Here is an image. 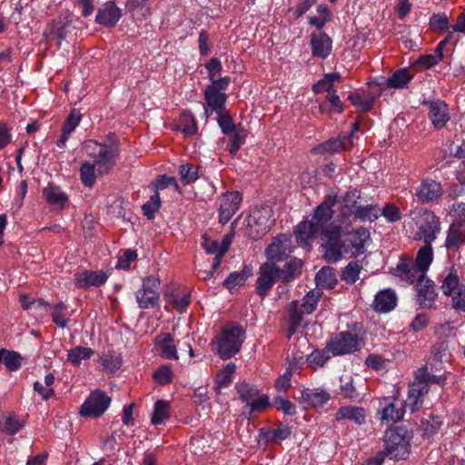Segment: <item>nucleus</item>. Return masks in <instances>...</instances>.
I'll return each mask as SVG.
<instances>
[{"mask_svg":"<svg viewBox=\"0 0 465 465\" xmlns=\"http://www.w3.org/2000/svg\"><path fill=\"white\" fill-rule=\"evenodd\" d=\"M272 211L270 207H261L253 210L247 219L249 235L258 239L266 234L273 224Z\"/></svg>","mask_w":465,"mask_h":465,"instance_id":"obj_6","label":"nucleus"},{"mask_svg":"<svg viewBox=\"0 0 465 465\" xmlns=\"http://www.w3.org/2000/svg\"><path fill=\"white\" fill-rule=\"evenodd\" d=\"M170 404L168 401L163 400H158L154 403L153 413L152 416L153 424H161L170 415L169 413Z\"/></svg>","mask_w":465,"mask_h":465,"instance_id":"obj_55","label":"nucleus"},{"mask_svg":"<svg viewBox=\"0 0 465 465\" xmlns=\"http://www.w3.org/2000/svg\"><path fill=\"white\" fill-rule=\"evenodd\" d=\"M179 174L184 183H192L199 178L198 166H193L190 163L182 164L179 167Z\"/></svg>","mask_w":465,"mask_h":465,"instance_id":"obj_62","label":"nucleus"},{"mask_svg":"<svg viewBox=\"0 0 465 465\" xmlns=\"http://www.w3.org/2000/svg\"><path fill=\"white\" fill-rule=\"evenodd\" d=\"M336 203L334 196H328V198L319 204L313 212L312 219L310 220L316 228L321 231L324 229L334 214L332 207Z\"/></svg>","mask_w":465,"mask_h":465,"instance_id":"obj_19","label":"nucleus"},{"mask_svg":"<svg viewBox=\"0 0 465 465\" xmlns=\"http://www.w3.org/2000/svg\"><path fill=\"white\" fill-rule=\"evenodd\" d=\"M428 392L429 388H427V384L415 379V381L409 388L405 406L409 407L411 412H414L421 405L423 399Z\"/></svg>","mask_w":465,"mask_h":465,"instance_id":"obj_25","label":"nucleus"},{"mask_svg":"<svg viewBox=\"0 0 465 465\" xmlns=\"http://www.w3.org/2000/svg\"><path fill=\"white\" fill-rule=\"evenodd\" d=\"M161 207V200L159 193H154L153 195L151 196L150 200L143 203L142 206V210L143 215L147 217V219H153L155 213L159 211Z\"/></svg>","mask_w":465,"mask_h":465,"instance_id":"obj_57","label":"nucleus"},{"mask_svg":"<svg viewBox=\"0 0 465 465\" xmlns=\"http://www.w3.org/2000/svg\"><path fill=\"white\" fill-rule=\"evenodd\" d=\"M415 379L420 381L422 383L427 384V388L431 384H437L442 386L445 383L446 378L443 375L431 374L427 366H423L417 370L415 373Z\"/></svg>","mask_w":465,"mask_h":465,"instance_id":"obj_48","label":"nucleus"},{"mask_svg":"<svg viewBox=\"0 0 465 465\" xmlns=\"http://www.w3.org/2000/svg\"><path fill=\"white\" fill-rule=\"evenodd\" d=\"M81 120L82 114L80 111L78 109H73L62 126V134L60 138L56 141V145L59 148L64 149L66 147V142L69 136L79 125Z\"/></svg>","mask_w":465,"mask_h":465,"instance_id":"obj_28","label":"nucleus"},{"mask_svg":"<svg viewBox=\"0 0 465 465\" xmlns=\"http://www.w3.org/2000/svg\"><path fill=\"white\" fill-rule=\"evenodd\" d=\"M176 129L181 131L185 136H192L197 132V122L195 117L190 112H183L180 114Z\"/></svg>","mask_w":465,"mask_h":465,"instance_id":"obj_41","label":"nucleus"},{"mask_svg":"<svg viewBox=\"0 0 465 465\" xmlns=\"http://www.w3.org/2000/svg\"><path fill=\"white\" fill-rule=\"evenodd\" d=\"M381 452L391 459L404 460L410 453V443L400 430L390 429L385 431L384 450Z\"/></svg>","mask_w":465,"mask_h":465,"instance_id":"obj_5","label":"nucleus"},{"mask_svg":"<svg viewBox=\"0 0 465 465\" xmlns=\"http://www.w3.org/2000/svg\"><path fill=\"white\" fill-rule=\"evenodd\" d=\"M217 114L218 124L224 134L229 135L231 134H234L235 132L242 128L241 124H235L232 116L225 111Z\"/></svg>","mask_w":465,"mask_h":465,"instance_id":"obj_54","label":"nucleus"},{"mask_svg":"<svg viewBox=\"0 0 465 465\" xmlns=\"http://www.w3.org/2000/svg\"><path fill=\"white\" fill-rule=\"evenodd\" d=\"M22 356L15 351L0 350V364L3 363L9 371L19 370L22 366Z\"/></svg>","mask_w":465,"mask_h":465,"instance_id":"obj_45","label":"nucleus"},{"mask_svg":"<svg viewBox=\"0 0 465 465\" xmlns=\"http://www.w3.org/2000/svg\"><path fill=\"white\" fill-rule=\"evenodd\" d=\"M74 29L72 19L69 17H58L48 25L49 35L59 40L65 39Z\"/></svg>","mask_w":465,"mask_h":465,"instance_id":"obj_32","label":"nucleus"},{"mask_svg":"<svg viewBox=\"0 0 465 465\" xmlns=\"http://www.w3.org/2000/svg\"><path fill=\"white\" fill-rule=\"evenodd\" d=\"M125 7L135 19H142L151 15L150 0H127Z\"/></svg>","mask_w":465,"mask_h":465,"instance_id":"obj_37","label":"nucleus"},{"mask_svg":"<svg viewBox=\"0 0 465 465\" xmlns=\"http://www.w3.org/2000/svg\"><path fill=\"white\" fill-rule=\"evenodd\" d=\"M280 280L279 267L274 263L266 262L260 266L256 280V292L261 297L268 294L276 281Z\"/></svg>","mask_w":465,"mask_h":465,"instance_id":"obj_10","label":"nucleus"},{"mask_svg":"<svg viewBox=\"0 0 465 465\" xmlns=\"http://www.w3.org/2000/svg\"><path fill=\"white\" fill-rule=\"evenodd\" d=\"M331 400V394L322 387L303 388L299 402L304 409L320 408Z\"/></svg>","mask_w":465,"mask_h":465,"instance_id":"obj_11","label":"nucleus"},{"mask_svg":"<svg viewBox=\"0 0 465 465\" xmlns=\"http://www.w3.org/2000/svg\"><path fill=\"white\" fill-rule=\"evenodd\" d=\"M433 260V250L430 243H425L417 252L415 261L412 262L424 272H427Z\"/></svg>","mask_w":465,"mask_h":465,"instance_id":"obj_46","label":"nucleus"},{"mask_svg":"<svg viewBox=\"0 0 465 465\" xmlns=\"http://www.w3.org/2000/svg\"><path fill=\"white\" fill-rule=\"evenodd\" d=\"M107 278L108 276L104 271L83 270L74 273V282L78 288L88 289L104 285Z\"/></svg>","mask_w":465,"mask_h":465,"instance_id":"obj_15","label":"nucleus"},{"mask_svg":"<svg viewBox=\"0 0 465 465\" xmlns=\"http://www.w3.org/2000/svg\"><path fill=\"white\" fill-rule=\"evenodd\" d=\"M43 195L48 204L63 209L68 202L67 195L57 186L48 184L43 190Z\"/></svg>","mask_w":465,"mask_h":465,"instance_id":"obj_35","label":"nucleus"},{"mask_svg":"<svg viewBox=\"0 0 465 465\" xmlns=\"http://www.w3.org/2000/svg\"><path fill=\"white\" fill-rule=\"evenodd\" d=\"M322 248L324 251L323 257L329 263L337 262L342 258L343 254L346 253V249L342 240L327 241V242L322 245Z\"/></svg>","mask_w":465,"mask_h":465,"instance_id":"obj_34","label":"nucleus"},{"mask_svg":"<svg viewBox=\"0 0 465 465\" xmlns=\"http://www.w3.org/2000/svg\"><path fill=\"white\" fill-rule=\"evenodd\" d=\"M292 252V241L287 235H280L266 248V257L270 261L284 260Z\"/></svg>","mask_w":465,"mask_h":465,"instance_id":"obj_17","label":"nucleus"},{"mask_svg":"<svg viewBox=\"0 0 465 465\" xmlns=\"http://www.w3.org/2000/svg\"><path fill=\"white\" fill-rule=\"evenodd\" d=\"M93 354V349L89 347L76 346L68 351L67 361L74 366H79L82 361L90 359Z\"/></svg>","mask_w":465,"mask_h":465,"instance_id":"obj_50","label":"nucleus"},{"mask_svg":"<svg viewBox=\"0 0 465 465\" xmlns=\"http://www.w3.org/2000/svg\"><path fill=\"white\" fill-rule=\"evenodd\" d=\"M231 83L229 76L213 80L204 91V114L208 118L213 113L220 114L225 111L227 94L225 91Z\"/></svg>","mask_w":465,"mask_h":465,"instance_id":"obj_3","label":"nucleus"},{"mask_svg":"<svg viewBox=\"0 0 465 465\" xmlns=\"http://www.w3.org/2000/svg\"><path fill=\"white\" fill-rule=\"evenodd\" d=\"M122 10L114 2L109 1L104 4L97 11L95 22L107 26H114L122 17Z\"/></svg>","mask_w":465,"mask_h":465,"instance_id":"obj_22","label":"nucleus"},{"mask_svg":"<svg viewBox=\"0 0 465 465\" xmlns=\"http://www.w3.org/2000/svg\"><path fill=\"white\" fill-rule=\"evenodd\" d=\"M242 195L239 192H227L220 198L219 221L221 223H227L242 202Z\"/></svg>","mask_w":465,"mask_h":465,"instance_id":"obj_14","label":"nucleus"},{"mask_svg":"<svg viewBox=\"0 0 465 465\" xmlns=\"http://www.w3.org/2000/svg\"><path fill=\"white\" fill-rule=\"evenodd\" d=\"M464 244L465 223L461 220L454 221L448 229L445 247L449 251L457 252Z\"/></svg>","mask_w":465,"mask_h":465,"instance_id":"obj_20","label":"nucleus"},{"mask_svg":"<svg viewBox=\"0 0 465 465\" xmlns=\"http://www.w3.org/2000/svg\"><path fill=\"white\" fill-rule=\"evenodd\" d=\"M330 359L329 351L315 350L307 357V361L313 369L322 367Z\"/></svg>","mask_w":465,"mask_h":465,"instance_id":"obj_59","label":"nucleus"},{"mask_svg":"<svg viewBox=\"0 0 465 465\" xmlns=\"http://www.w3.org/2000/svg\"><path fill=\"white\" fill-rule=\"evenodd\" d=\"M152 185L155 193H158L160 190H163L169 186H173L175 192L181 193L180 186L173 177H168L166 175L159 176Z\"/></svg>","mask_w":465,"mask_h":465,"instance_id":"obj_63","label":"nucleus"},{"mask_svg":"<svg viewBox=\"0 0 465 465\" xmlns=\"http://www.w3.org/2000/svg\"><path fill=\"white\" fill-rule=\"evenodd\" d=\"M315 280L317 285L331 289L337 283L335 270L330 266L323 267L317 272Z\"/></svg>","mask_w":465,"mask_h":465,"instance_id":"obj_47","label":"nucleus"},{"mask_svg":"<svg viewBox=\"0 0 465 465\" xmlns=\"http://www.w3.org/2000/svg\"><path fill=\"white\" fill-rule=\"evenodd\" d=\"M363 344L358 335L351 331H341L333 336L327 348L333 355H344L359 351Z\"/></svg>","mask_w":465,"mask_h":465,"instance_id":"obj_7","label":"nucleus"},{"mask_svg":"<svg viewBox=\"0 0 465 465\" xmlns=\"http://www.w3.org/2000/svg\"><path fill=\"white\" fill-rule=\"evenodd\" d=\"M381 405L383 406L378 413L381 421L397 422L403 418L404 411L398 408L393 402H389L388 399H384L383 402L381 401Z\"/></svg>","mask_w":465,"mask_h":465,"instance_id":"obj_36","label":"nucleus"},{"mask_svg":"<svg viewBox=\"0 0 465 465\" xmlns=\"http://www.w3.org/2000/svg\"><path fill=\"white\" fill-rule=\"evenodd\" d=\"M155 343L163 358L168 360L179 359L173 337L170 333L159 334L155 339Z\"/></svg>","mask_w":465,"mask_h":465,"instance_id":"obj_30","label":"nucleus"},{"mask_svg":"<svg viewBox=\"0 0 465 465\" xmlns=\"http://www.w3.org/2000/svg\"><path fill=\"white\" fill-rule=\"evenodd\" d=\"M442 425V420L439 416L427 415L420 420V430L422 437L430 438L436 435Z\"/></svg>","mask_w":465,"mask_h":465,"instance_id":"obj_42","label":"nucleus"},{"mask_svg":"<svg viewBox=\"0 0 465 465\" xmlns=\"http://www.w3.org/2000/svg\"><path fill=\"white\" fill-rule=\"evenodd\" d=\"M302 268V262L298 258H292L286 262L282 269L279 268L280 280L283 282H288L292 278L301 273Z\"/></svg>","mask_w":465,"mask_h":465,"instance_id":"obj_44","label":"nucleus"},{"mask_svg":"<svg viewBox=\"0 0 465 465\" xmlns=\"http://www.w3.org/2000/svg\"><path fill=\"white\" fill-rule=\"evenodd\" d=\"M252 274V267L250 265L244 266L241 272H231L230 275L223 281V284L231 292L238 286L245 283L247 279Z\"/></svg>","mask_w":465,"mask_h":465,"instance_id":"obj_38","label":"nucleus"},{"mask_svg":"<svg viewBox=\"0 0 465 465\" xmlns=\"http://www.w3.org/2000/svg\"><path fill=\"white\" fill-rule=\"evenodd\" d=\"M359 126L356 123L351 124V129L348 133H341L337 138L330 139L321 144V150L324 153H334L341 150H349L352 147V136Z\"/></svg>","mask_w":465,"mask_h":465,"instance_id":"obj_16","label":"nucleus"},{"mask_svg":"<svg viewBox=\"0 0 465 465\" xmlns=\"http://www.w3.org/2000/svg\"><path fill=\"white\" fill-rule=\"evenodd\" d=\"M245 340V331L236 323L223 328L221 333L213 342V351L223 360L237 354Z\"/></svg>","mask_w":465,"mask_h":465,"instance_id":"obj_2","label":"nucleus"},{"mask_svg":"<svg viewBox=\"0 0 465 465\" xmlns=\"http://www.w3.org/2000/svg\"><path fill=\"white\" fill-rule=\"evenodd\" d=\"M319 232L320 231L310 220L301 222L294 230L296 242L302 247H310Z\"/></svg>","mask_w":465,"mask_h":465,"instance_id":"obj_24","label":"nucleus"},{"mask_svg":"<svg viewBox=\"0 0 465 465\" xmlns=\"http://www.w3.org/2000/svg\"><path fill=\"white\" fill-rule=\"evenodd\" d=\"M395 275L401 278V281L413 284L414 282H420L426 276V272L411 260L402 259L395 268Z\"/></svg>","mask_w":465,"mask_h":465,"instance_id":"obj_18","label":"nucleus"},{"mask_svg":"<svg viewBox=\"0 0 465 465\" xmlns=\"http://www.w3.org/2000/svg\"><path fill=\"white\" fill-rule=\"evenodd\" d=\"M164 297L166 302L180 312H183L190 304L191 296L188 292L180 295L178 292H167Z\"/></svg>","mask_w":465,"mask_h":465,"instance_id":"obj_51","label":"nucleus"},{"mask_svg":"<svg viewBox=\"0 0 465 465\" xmlns=\"http://www.w3.org/2000/svg\"><path fill=\"white\" fill-rule=\"evenodd\" d=\"M432 360L435 363H442L449 358L448 344L444 341L439 342L431 347L430 350Z\"/></svg>","mask_w":465,"mask_h":465,"instance_id":"obj_64","label":"nucleus"},{"mask_svg":"<svg viewBox=\"0 0 465 465\" xmlns=\"http://www.w3.org/2000/svg\"><path fill=\"white\" fill-rule=\"evenodd\" d=\"M173 371L169 365H162L153 373V379L158 385H166L172 382Z\"/></svg>","mask_w":465,"mask_h":465,"instance_id":"obj_61","label":"nucleus"},{"mask_svg":"<svg viewBox=\"0 0 465 465\" xmlns=\"http://www.w3.org/2000/svg\"><path fill=\"white\" fill-rule=\"evenodd\" d=\"M361 270L362 266L357 261H351L342 270L341 279L347 284H353L359 279Z\"/></svg>","mask_w":465,"mask_h":465,"instance_id":"obj_52","label":"nucleus"},{"mask_svg":"<svg viewBox=\"0 0 465 465\" xmlns=\"http://www.w3.org/2000/svg\"><path fill=\"white\" fill-rule=\"evenodd\" d=\"M111 403V398L101 391L92 392L81 406L80 413L86 418H98Z\"/></svg>","mask_w":465,"mask_h":465,"instance_id":"obj_9","label":"nucleus"},{"mask_svg":"<svg viewBox=\"0 0 465 465\" xmlns=\"http://www.w3.org/2000/svg\"><path fill=\"white\" fill-rule=\"evenodd\" d=\"M96 165L93 163L85 162L80 167V177L82 183L87 186L92 187L95 183L96 178Z\"/></svg>","mask_w":465,"mask_h":465,"instance_id":"obj_53","label":"nucleus"},{"mask_svg":"<svg viewBox=\"0 0 465 465\" xmlns=\"http://www.w3.org/2000/svg\"><path fill=\"white\" fill-rule=\"evenodd\" d=\"M370 239V233L365 228L356 229L347 233L342 239L346 253L357 257L365 252V242Z\"/></svg>","mask_w":465,"mask_h":465,"instance_id":"obj_12","label":"nucleus"},{"mask_svg":"<svg viewBox=\"0 0 465 465\" xmlns=\"http://www.w3.org/2000/svg\"><path fill=\"white\" fill-rule=\"evenodd\" d=\"M103 370L108 373H114L122 366V357L114 351L104 352L99 359Z\"/></svg>","mask_w":465,"mask_h":465,"instance_id":"obj_40","label":"nucleus"},{"mask_svg":"<svg viewBox=\"0 0 465 465\" xmlns=\"http://www.w3.org/2000/svg\"><path fill=\"white\" fill-rule=\"evenodd\" d=\"M337 421L351 420L357 425H362L366 420V411L359 406H342L338 409L335 414Z\"/></svg>","mask_w":465,"mask_h":465,"instance_id":"obj_26","label":"nucleus"},{"mask_svg":"<svg viewBox=\"0 0 465 465\" xmlns=\"http://www.w3.org/2000/svg\"><path fill=\"white\" fill-rule=\"evenodd\" d=\"M348 100H350L361 112H369L373 106V98H363L359 93L349 94Z\"/></svg>","mask_w":465,"mask_h":465,"instance_id":"obj_60","label":"nucleus"},{"mask_svg":"<svg viewBox=\"0 0 465 465\" xmlns=\"http://www.w3.org/2000/svg\"><path fill=\"white\" fill-rule=\"evenodd\" d=\"M159 286L160 281L158 278L148 276L143 279L142 289L135 293L139 308L149 309L158 304L160 300Z\"/></svg>","mask_w":465,"mask_h":465,"instance_id":"obj_8","label":"nucleus"},{"mask_svg":"<svg viewBox=\"0 0 465 465\" xmlns=\"http://www.w3.org/2000/svg\"><path fill=\"white\" fill-rule=\"evenodd\" d=\"M440 289L444 295L451 297V307L455 312H465V284L460 282L456 271L451 269L442 276Z\"/></svg>","mask_w":465,"mask_h":465,"instance_id":"obj_4","label":"nucleus"},{"mask_svg":"<svg viewBox=\"0 0 465 465\" xmlns=\"http://www.w3.org/2000/svg\"><path fill=\"white\" fill-rule=\"evenodd\" d=\"M429 118L436 128H442L449 120L447 104L439 101L432 103L429 111Z\"/></svg>","mask_w":465,"mask_h":465,"instance_id":"obj_33","label":"nucleus"},{"mask_svg":"<svg viewBox=\"0 0 465 465\" xmlns=\"http://www.w3.org/2000/svg\"><path fill=\"white\" fill-rule=\"evenodd\" d=\"M416 291L419 303L424 307H430L437 297L433 282L425 276L420 282L416 283Z\"/></svg>","mask_w":465,"mask_h":465,"instance_id":"obj_29","label":"nucleus"},{"mask_svg":"<svg viewBox=\"0 0 465 465\" xmlns=\"http://www.w3.org/2000/svg\"><path fill=\"white\" fill-rule=\"evenodd\" d=\"M397 296L395 292L387 289L379 292L374 298L373 308L376 312H389L395 308Z\"/></svg>","mask_w":465,"mask_h":465,"instance_id":"obj_31","label":"nucleus"},{"mask_svg":"<svg viewBox=\"0 0 465 465\" xmlns=\"http://www.w3.org/2000/svg\"><path fill=\"white\" fill-rule=\"evenodd\" d=\"M442 194L441 184L432 179H425L416 189V196L422 203L438 200Z\"/></svg>","mask_w":465,"mask_h":465,"instance_id":"obj_23","label":"nucleus"},{"mask_svg":"<svg viewBox=\"0 0 465 465\" xmlns=\"http://www.w3.org/2000/svg\"><path fill=\"white\" fill-rule=\"evenodd\" d=\"M235 369V364L230 362L217 373L216 383L219 388H226L232 383Z\"/></svg>","mask_w":465,"mask_h":465,"instance_id":"obj_56","label":"nucleus"},{"mask_svg":"<svg viewBox=\"0 0 465 465\" xmlns=\"http://www.w3.org/2000/svg\"><path fill=\"white\" fill-rule=\"evenodd\" d=\"M413 76L414 74L408 68H401L387 79V85L395 89L405 88Z\"/></svg>","mask_w":465,"mask_h":465,"instance_id":"obj_39","label":"nucleus"},{"mask_svg":"<svg viewBox=\"0 0 465 465\" xmlns=\"http://www.w3.org/2000/svg\"><path fill=\"white\" fill-rule=\"evenodd\" d=\"M312 54L314 57L325 59L332 49V41L324 32H314L311 34Z\"/></svg>","mask_w":465,"mask_h":465,"instance_id":"obj_21","label":"nucleus"},{"mask_svg":"<svg viewBox=\"0 0 465 465\" xmlns=\"http://www.w3.org/2000/svg\"><path fill=\"white\" fill-rule=\"evenodd\" d=\"M303 312L300 310V302L292 301L288 306L286 312V321L288 323L287 338L290 339L302 327L303 320Z\"/></svg>","mask_w":465,"mask_h":465,"instance_id":"obj_27","label":"nucleus"},{"mask_svg":"<svg viewBox=\"0 0 465 465\" xmlns=\"http://www.w3.org/2000/svg\"><path fill=\"white\" fill-rule=\"evenodd\" d=\"M440 231L439 218L432 212H424L421 215L420 224L419 225V236L425 243H430L436 239Z\"/></svg>","mask_w":465,"mask_h":465,"instance_id":"obj_13","label":"nucleus"},{"mask_svg":"<svg viewBox=\"0 0 465 465\" xmlns=\"http://www.w3.org/2000/svg\"><path fill=\"white\" fill-rule=\"evenodd\" d=\"M354 216L361 221H375L381 216V209L377 205L367 204L365 206L353 203Z\"/></svg>","mask_w":465,"mask_h":465,"instance_id":"obj_43","label":"nucleus"},{"mask_svg":"<svg viewBox=\"0 0 465 465\" xmlns=\"http://www.w3.org/2000/svg\"><path fill=\"white\" fill-rule=\"evenodd\" d=\"M83 150L93 159L98 175L107 174L116 164L119 156V145L116 141L99 143L95 140H87L83 144Z\"/></svg>","mask_w":465,"mask_h":465,"instance_id":"obj_1","label":"nucleus"},{"mask_svg":"<svg viewBox=\"0 0 465 465\" xmlns=\"http://www.w3.org/2000/svg\"><path fill=\"white\" fill-rule=\"evenodd\" d=\"M340 393L343 398L355 401L359 398L360 393L355 387L353 378L351 375L341 377Z\"/></svg>","mask_w":465,"mask_h":465,"instance_id":"obj_49","label":"nucleus"},{"mask_svg":"<svg viewBox=\"0 0 465 465\" xmlns=\"http://www.w3.org/2000/svg\"><path fill=\"white\" fill-rule=\"evenodd\" d=\"M237 391L240 399L246 402L248 405L256 398L259 394V391L252 385L242 382L237 385Z\"/></svg>","mask_w":465,"mask_h":465,"instance_id":"obj_58","label":"nucleus"}]
</instances>
